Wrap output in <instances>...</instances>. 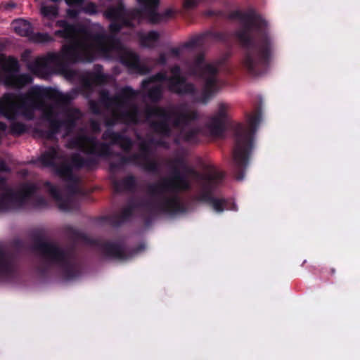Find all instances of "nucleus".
I'll use <instances>...</instances> for the list:
<instances>
[{
	"mask_svg": "<svg viewBox=\"0 0 360 360\" xmlns=\"http://www.w3.org/2000/svg\"><path fill=\"white\" fill-rule=\"evenodd\" d=\"M105 18L111 21L108 26L110 34L104 32L92 33L85 27L78 24H71L66 20H58L56 26L60 30H56L54 35L70 41L62 46L61 52H49L46 55L38 57L29 65V69L36 74L48 75L51 71V65L61 70L68 64L80 62H91L94 60L91 40L97 50L105 57L109 58L112 53L116 54L120 62L129 70L141 75L150 72L151 68L141 63L138 53L127 49L116 35L124 27L134 28L126 17V8L122 2L116 6H108L104 11Z\"/></svg>",
	"mask_w": 360,
	"mask_h": 360,
	"instance_id": "nucleus-1",
	"label": "nucleus"
},
{
	"mask_svg": "<svg viewBox=\"0 0 360 360\" xmlns=\"http://www.w3.org/2000/svg\"><path fill=\"white\" fill-rule=\"evenodd\" d=\"M231 18L243 23V27L233 34L243 49L240 61L243 68L255 77L266 74L276 52V44L269 32L267 22L253 11H236Z\"/></svg>",
	"mask_w": 360,
	"mask_h": 360,
	"instance_id": "nucleus-2",
	"label": "nucleus"
},
{
	"mask_svg": "<svg viewBox=\"0 0 360 360\" xmlns=\"http://www.w3.org/2000/svg\"><path fill=\"white\" fill-rule=\"evenodd\" d=\"M102 139L109 140L110 142H100L94 136L79 134L68 141V146L70 148H77L84 153L102 158H108L113 155L118 157L119 159L117 161L110 163L109 167L111 172H115L127 165L131 164L148 173L159 172L160 164L157 160L151 158V150L148 144L141 143L139 153H134L129 156H125L120 153H113L110 146L117 145L124 152L129 153L134 145L130 137L122 132L115 131L112 129L108 128L103 133Z\"/></svg>",
	"mask_w": 360,
	"mask_h": 360,
	"instance_id": "nucleus-3",
	"label": "nucleus"
},
{
	"mask_svg": "<svg viewBox=\"0 0 360 360\" xmlns=\"http://www.w3.org/2000/svg\"><path fill=\"white\" fill-rule=\"evenodd\" d=\"M44 99H49L58 104L68 105L72 101L69 94H64L52 87L34 86L25 94L18 96V101L11 96H8L0 102V113L8 120H14L20 115L26 119H34L36 109L44 107Z\"/></svg>",
	"mask_w": 360,
	"mask_h": 360,
	"instance_id": "nucleus-4",
	"label": "nucleus"
},
{
	"mask_svg": "<svg viewBox=\"0 0 360 360\" xmlns=\"http://www.w3.org/2000/svg\"><path fill=\"white\" fill-rule=\"evenodd\" d=\"M33 249L38 252L44 264L37 266V271L41 277H46L52 267L57 268L61 276L66 281L79 277L82 272L80 262L72 252L58 244L44 240L41 237L35 238Z\"/></svg>",
	"mask_w": 360,
	"mask_h": 360,
	"instance_id": "nucleus-5",
	"label": "nucleus"
},
{
	"mask_svg": "<svg viewBox=\"0 0 360 360\" xmlns=\"http://www.w3.org/2000/svg\"><path fill=\"white\" fill-rule=\"evenodd\" d=\"M144 115L152 131L165 138L172 136V127L183 130L199 119L198 112L189 109L186 104L172 105L169 109L148 105L144 110Z\"/></svg>",
	"mask_w": 360,
	"mask_h": 360,
	"instance_id": "nucleus-6",
	"label": "nucleus"
},
{
	"mask_svg": "<svg viewBox=\"0 0 360 360\" xmlns=\"http://www.w3.org/2000/svg\"><path fill=\"white\" fill-rule=\"evenodd\" d=\"M260 121L261 113L257 112L254 115H248V126L238 123L234 127V147L232 158L235 177L238 181L244 179L253 148L254 135Z\"/></svg>",
	"mask_w": 360,
	"mask_h": 360,
	"instance_id": "nucleus-7",
	"label": "nucleus"
},
{
	"mask_svg": "<svg viewBox=\"0 0 360 360\" xmlns=\"http://www.w3.org/2000/svg\"><path fill=\"white\" fill-rule=\"evenodd\" d=\"M138 208L146 210L151 215L160 213L175 215L186 211L185 206L180 202L177 196L171 198L162 196L160 201H156L154 198L139 201L130 200L119 214H115L110 217V224L115 227L120 226L132 217L135 210Z\"/></svg>",
	"mask_w": 360,
	"mask_h": 360,
	"instance_id": "nucleus-8",
	"label": "nucleus"
},
{
	"mask_svg": "<svg viewBox=\"0 0 360 360\" xmlns=\"http://www.w3.org/2000/svg\"><path fill=\"white\" fill-rule=\"evenodd\" d=\"M137 95V91L132 87L126 86L114 96H110L108 90L101 91L99 100L107 108L115 107L114 115L122 123L136 124L139 122V109L132 101L136 99Z\"/></svg>",
	"mask_w": 360,
	"mask_h": 360,
	"instance_id": "nucleus-9",
	"label": "nucleus"
},
{
	"mask_svg": "<svg viewBox=\"0 0 360 360\" xmlns=\"http://www.w3.org/2000/svg\"><path fill=\"white\" fill-rule=\"evenodd\" d=\"M137 95V91L132 87L126 86L114 96H110L108 90L101 91L99 100L107 108L115 107L114 115L122 123L136 124L139 122V109L132 101L136 99Z\"/></svg>",
	"mask_w": 360,
	"mask_h": 360,
	"instance_id": "nucleus-10",
	"label": "nucleus"
},
{
	"mask_svg": "<svg viewBox=\"0 0 360 360\" xmlns=\"http://www.w3.org/2000/svg\"><path fill=\"white\" fill-rule=\"evenodd\" d=\"M65 236L73 242L85 241L97 247L101 253L108 258L127 260L145 249L144 244H140L134 249L127 250L123 244L98 239H89L87 236L72 226L65 228Z\"/></svg>",
	"mask_w": 360,
	"mask_h": 360,
	"instance_id": "nucleus-11",
	"label": "nucleus"
},
{
	"mask_svg": "<svg viewBox=\"0 0 360 360\" xmlns=\"http://www.w3.org/2000/svg\"><path fill=\"white\" fill-rule=\"evenodd\" d=\"M190 188L191 185L187 176L181 172L177 167H174L172 170V178L163 179L160 182L148 184L147 186V193L156 201H160L162 196L169 198L177 196L180 202L186 206L181 202L177 193L181 191H188ZM186 210H187V208H186ZM186 212V211H185V212ZM183 213H184V212Z\"/></svg>",
	"mask_w": 360,
	"mask_h": 360,
	"instance_id": "nucleus-12",
	"label": "nucleus"
},
{
	"mask_svg": "<svg viewBox=\"0 0 360 360\" xmlns=\"http://www.w3.org/2000/svg\"><path fill=\"white\" fill-rule=\"evenodd\" d=\"M38 187L33 183H25L18 191L8 189L0 194V213L22 208L37 192Z\"/></svg>",
	"mask_w": 360,
	"mask_h": 360,
	"instance_id": "nucleus-13",
	"label": "nucleus"
},
{
	"mask_svg": "<svg viewBox=\"0 0 360 360\" xmlns=\"http://www.w3.org/2000/svg\"><path fill=\"white\" fill-rule=\"evenodd\" d=\"M162 82H167L169 91L179 96L194 95L196 92L195 85L188 82L186 77L167 78V74L164 72H159L144 79L142 81V87L146 89L151 83Z\"/></svg>",
	"mask_w": 360,
	"mask_h": 360,
	"instance_id": "nucleus-14",
	"label": "nucleus"
},
{
	"mask_svg": "<svg viewBox=\"0 0 360 360\" xmlns=\"http://www.w3.org/2000/svg\"><path fill=\"white\" fill-rule=\"evenodd\" d=\"M62 158L63 156L60 155L58 150L55 147H51L41 154L39 160L44 167L51 168L53 172L64 181H73L75 175L70 164L67 161L57 163V160Z\"/></svg>",
	"mask_w": 360,
	"mask_h": 360,
	"instance_id": "nucleus-15",
	"label": "nucleus"
},
{
	"mask_svg": "<svg viewBox=\"0 0 360 360\" xmlns=\"http://www.w3.org/2000/svg\"><path fill=\"white\" fill-rule=\"evenodd\" d=\"M140 8H134L129 10L126 8V17L131 22L135 20H141L143 18L148 19L149 22L155 24L158 21L159 15L157 9L160 0H137Z\"/></svg>",
	"mask_w": 360,
	"mask_h": 360,
	"instance_id": "nucleus-16",
	"label": "nucleus"
},
{
	"mask_svg": "<svg viewBox=\"0 0 360 360\" xmlns=\"http://www.w3.org/2000/svg\"><path fill=\"white\" fill-rule=\"evenodd\" d=\"M6 71L11 73L6 77V84L14 89H22L25 86L31 84L33 81L32 77L28 73L15 74L19 71L18 61L13 58L8 59L7 68H4Z\"/></svg>",
	"mask_w": 360,
	"mask_h": 360,
	"instance_id": "nucleus-17",
	"label": "nucleus"
},
{
	"mask_svg": "<svg viewBox=\"0 0 360 360\" xmlns=\"http://www.w3.org/2000/svg\"><path fill=\"white\" fill-rule=\"evenodd\" d=\"M229 40V35L224 32L206 31L192 37L188 41L181 44L182 49H193L203 46L208 41L226 43Z\"/></svg>",
	"mask_w": 360,
	"mask_h": 360,
	"instance_id": "nucleus-18",
	"label": "nucleus"
},
{
	"mask_svg": "<svg viewBox=\"0 0 360 360\" xmlns=\"http://www.w3.org/2000/svg\"><path fill=\"white\" fill-rule=\"evenodd\" d=\"M224 173L211 169L202 176V187L205 192L200 196L201 201L211 204L214 197L212 193L222 181Z\"/></svg>",
	"mask_w": 360,
	"mask_h": 360,
	"instance_id": "nucleus-19",
	"label": "nucleus"
},
{
	"mask_svg": "<svg viewBox=\"0 0 360 360\" xmlns=\"http://www.w3.org/2000/svg\"><path fill=\"white\" fill-rule=\"evenodd\" d=\"M229 108L227 103H219L217 112L210 117L207 126L212 136H221L225 132Z\"/></svg>",
	"mask_w": 360,
	"mask_h": 360,
	"instance_id": "nucleus-20",
	"label": "nucleus"
},
{
	"mask_svg": "<svg viewBox=\"0 0 360 360\" xmlns=\"http://www.w3.org/2000/svg\"><path fill=\"white\" fill-rule=\"evenodd\" d=\"M15 271V256L0 247V281H6L12 278Z\"/></svg>",
	"mask_w": 360,
	"mask_h": 360,
	"instance_id": "nucleus-21",
	"label": "nucleus"
},
{
	"mask_svg": "<svg viewBox=\"0 0 360 360\" xmlns=\"http://www.w3.org/2000/svg\"><path fill=\"white\" fill-rule=\"evenodd\" d=\"M193 74L200 78L218 75L219 68L217 66L205 63V56L203 53H198L194 58L193 67Z\"/></svg>",
	"mask_w": 360,
	"mask_h": 360,
	"instance_id": "nucleus-22",
	"label": "nucleus"
},
{
	"mask_svg": "<svg viewBox=\"0 0 360 360\" xmlns=\"http://www.w3.org/2000/svg\"><path fill=\"white\" fill-rule=\"evenodd\" d=\"M205 84L200 95L196 98V101L207 104L219 89L217 75L201 78Z\"/></svg>",
	"mask_w": 360,
	"mask_h": 360,
	"instance_id": "nucleus-23",
	"label": "nucleus"
},
{
	"mask_svg": "<svg viewBox=\"0 0 360 360\" xmlns=\"http://www.w3.org/2000/svg\"><path fill=\"white\" fill-rule=\"evenodd\" d=\"M103 67L100 65L95 66V71L88 72L82 78L83 87L86 90H91L94 85H103L107 83L108 77L102 72Z\"/></svg>",
	"mask_w": 360,
	"mask_h": 360,
	"instance_id": "nucleus-24",
	"label": "nucleus"
},
{
	"mask_svg": "<svg viewBox=\"0 0 360 360\" xmlns=\"http://www.w3.org/2000/svg\"><path fill=\"white\" fill-rule=\"evenodd\" d=\"M44 187L49 193V195L58 202L59 207L63 210H69L70 209V202L69 199L63 198L59 188L51 184L50 181H45Z\"/></svg>",
	"mask_w": 360,
	"mask_h": 360,
	"instance_id": "nucleus-25",
	"label": "nucleus"
},
{
	"mask_svg": "<svg viewBox=\"0 0 360 360\" xmlns=\"http://www.w3.org/2000/svg\"><path fill=\"white\" fill-rule=\"evenodd\" d=\"M112 186L116 193L133 191L136 187V180L134 176L129 175L120 180L114 179Z\"/></svg>",
	"mask_w": 360,
	"mask_h": 360,
	"instance_id": "nucleus-26",
	"label": "nucleus"
},
{
	"mask_svg": "<svg viewBox=\"0 0 360 360\" xmlns=\"http://www.w3.org/2000/svg\"><path fill=\"white\" fill-rule=\"evenodd\" d=\"M138 37L140 46L147 49L155 48L160 37L158 32L155 30L149 31L146 34L140 32Z\"/></svg>",
	"mask_w": 360,
	"mask_h": 360,
	"instance_id": "nucleus-27",
	"label": "nucleus"
},
{
	"mask_svg": "<svg viewBox=\"0 0 360 360\" xmlns=\"http://www.w3.org/2000/svg\"><path fill=\"white\" fill-rule=\"evenodd\" d=\"M72 169H80L84 167L91 168L97 165V161L95 158H84L82 157L79 153H74L71 155L70 162Z\"/></svg>",
	"mask_w": 360,
	"mask_h": 360,
	"instance_id": "nucleus-28",
	"label": "nucleus"
},
{
	"mask_svg": "<svg viewBox=\"0 0 360 360\" xmlns=\"http://www.w3.org/2000/svg\"><path fill=\"white\" fill-rule=\"evenodd\" d=\"M13 28L15 32L21 36L25 37L28 39L32 34L33 27L32 24L27 20L20 19L13 22Z\"/></svg>",
	"mask_w": 360,
	"mask_h": 360,
	"instance_id": "nucleus-29",
	"label": "nucleus"
},
{
	"mask_svg": "<svg viewBox=\"0 0 360 360\" xmlns=\"http://www.w3.org/2000/svg\"><path fill=\"white\" fill-rule=\"evenodd\" d=\"M148 86H149V85ZM141 88L143 90L147 91V97L153 103H158L162 99V88L161 85H155L150 88L147 87L146 89H144L142 86Z\"/></svg>",
	"mask_w": 360,
	"mask_h": 360,
	"instance_id": "nucleus-30",
	"label": "nucleus"
},
{
	"mask_svg": "<svg viewBox=\"0 0 360 360\" xmlns=\"http://www.w3.org/2000/svg\"><path fill=\"white\" fill-rule=\"evenodd\" d=\"M184 139L186 142L197 143L198 142V136L201 132V129L199 127H192L186 130V128L181 130Z\"/></svg>",
	"mask_w": 360,
	"mask_h": 360,
	"instance_id": "nucleus-31",
	"label": "nucleus"
},
{
	"mask_svg": "<svg viewBox=\"0 0 360 360\" xmlns=\"http://www.w3.org/2000/svg\"><path fill=\"white\" fill-rule=\"evenodd\" d=\"M42 15L49 19H54L58 15V6L56 5L44 6L41 8Z\"/></svg>",
	"mask_w": 360,
	"mask_h": 360,
	"instance_id": "nucleus-32",
	"label": "nucleus"
},
{
	"mask_svg": "<svg viewBox=\"0 0 360 360\" xmlns=\"http://www.w3.org/2000/svg\"><path fill=\"white\" fill-rule=\"evenodd\" d=\"M29 40L34 43H48L53 41L52 37L48 33H34L32 31V34L30 35Z\"/></svg>",
	"mask_w": 360,
	"mask_h": 360,
	"instance_id": "nucleus-33",
	"label": "nucleus"
},
{
	"mask_svg": "<svg viewBox=\"0 0 360 360\" xmlns=\"http://www.w3.org/2000/svg\"><path fill=\"white\" fill-rule=\"evenodd\" d=\"M77 117L72 112H68L65 120H62V127L68 131L72 130L76 126Z\"/></svg>",
	"mask_w": 360,
	"mask_h": 360,
	"instance_id": "nucleus-34",
	"label": "nucleus"
},
{
	"mask_svg": "<svg viewBox=\"0 0 360 360\" xmlns=\"http://www.w3.org/2000/svg\"><path fill=\"white\" fill-rule=\"evenodd\" d=\"M36 110L42 111V118L47 122L57 117L53 108L51 106H47L44 101V107L41 109H36Z\"/></svg>",
	"mask_w": 360,
	"mask_h": 360,
	"instance_id": "nucleus-35",
	"label": "nucleus"
},
{
	"mask_svg": "<svg viewBox=\"0 0 360 360\" xmlns=\"http://www.w3.org/2000/svg\"><path fill=\"white\" fill-rule=\"evenodd\" d=\"M65 182L68 183L66 189L70 195H75L80 193V189L78 186L79 179L76 176L73 181H66Z\"/></svg>",
	"mask_w": 360,
	"mask_h": 360,
	"instance_id": "nucleus-36",
	"label": "nucleus"
},
{
	"mask_svg": "<svg viewBox=\"0 0 360 360\" xmlns=\"http://www.w3.org/2000/svg\"><path fill=\"white\" fill-rule=\"evenodd\" d=\"M227 200L226 199H218L214 198L211 203L213 209L217 212H222L227 208Z\"/></svg>",
	"mask_w": 360,
	"mask_h": 360,
	"instance_id": "nucleus-37",
	"label": "nucleus"
},
{
	"mask_svg": "<svg viewBox=\"0 0 360 360\" xmlns=\"http://www.w3.org/2000/svg\"><path fill=\"white\" fill-rule=\"evenodd\" d=\"M11 131L13 134L21 135L26 131L25 124L20 122H13L11 124Z\"/></svg>",
	"mask_w": 360,
	"mask_h": 360,
	"instance_id": "nucleus-38",
	"label": "nucleus"
},
{
	"mask_svg": "<svg viewBox=\"0 0 360 360\" xmlns=\"http://www.w3.org/2000/svg\"><path fill=\"white\" fill-rule=\"evenodd\" d=\"M32 200V205L35 208H43L48 206V202L43 196L34 195Z\"/></svg>",
	"mask_w": 360,
	"mask_h": 360,
	"instance_id": "nucleus-39",
	"label": "nucleus"
},
{
	"mask_svg": "<svg viewBox=\"0 0 360 360\" xmlns=\"http://www.w3.org/2000/svg\"><path fill=\"white\" fill-rule=\"evenodd\" d=\"M48 123L49 129H50L57 134L60 132V129L63 127L62 120H60L58 117H56L55 119L48 122Z\"/></svg>",
	"mask_w": 360,
	"mask_h": 360,
	"instance_id": "nucleus-40",
	"label": "nucleus"
},
{
	"mask_svg": "<svg viewBox=\"0 0 360 360\" xmlns=\"http://www.w3.org/2000/svg\"><path fill=\"white\" fill-rule=\"evenodd\" d=\"M81 11L89 15L96 14L98 11L97 6L93 2H89L81 8Z\"/></svg>",
	"mask_w": 360,
	"mask_h": 360,
	"instance_id": "nucleus-41",
	"label": "nucleus"
},
{
	"mask_svg": "<svg viewBox=\"0 0 360 360\" xmlns=\"http://www.w3.org/2000/svg\"><path fill=\"white\" fill-rule=\"evenodd\" d=\"M184 172V174L186 175H192L193 176H195L198 179H200L202 181V176L205 174H200L195 169H193L191 167L188 166L187 163L185 165V166L182 169Z\"/></svg>",
	"mask_w": 360,
	"mask_h": 360,
	"instance_id": "nucleus-42",
	"label": "nucleus"
},
{
	"mask_svg": "<svg viewBox=\"0 0 360 360\" xmlns=\"http://www.w3.org/2000/svg\"><path fill=\"white\" fill-rule=\"evenodd\" d=\"M171 76H167V78H183L185 77L181 72V69L179 65H174L170 68Z\"/></svg>",
	"mask_w": 360,
	"mask_h": 360,
	"instance_id": "nucleus-43",
	"label": "nucleus"
},
{
	"mask_svg": "<svg viewBox=\"0 0 360 360\" xmlns=\"http://www.w3.org/2000/svg\"><path fill=\"white\" fill-rule=\"evenodd\" d=\"M186 164V161L184 159V158H183V157L175 158L170 162V165L172 168V170L174 169V167H177V168H179H179L183 169V167L185 166Z\"/></svg>",
	"mask_w": 360,
	"mask_h": 360,
	"instance_id": "nucleus-44",
	"label": "nucleus"
},
{
	"mask_svg": "<svg viewBox=\"0 0 360 360\" xmlns=\"http://www.w3.org/2000/svg\"><path fill=\"white\" fill-rule=\"evenodd\" d=\"M37 132L40 134L41 136L49 139L52 140L55 136L57 134L56 133L53 132L50 129H39L37 131Z\"/></svg>",
	"mask_w": 360,
	"mask_h": 360,
	"instance_id": "nucleus-45",
	"label": "nucleus"
},
{
	"mask_svg": "<svg viewBox=\"0 0 360 360\" xmlns=\"http://www.w3.org/2000/svg\"><path fill=\"white\" fill-rule=\"evenodd\" d=\"M89 109L94 115H100L101 113V108L98 103L95 101H89Z\"/></svg>",
	"mask_w": 360,
	"mask_h": 360,
	"instance_id": "nucleus-46",
	"label": "nucleus"
},
{
	"mask_svg": "<svg viewBox=\"0 0 360 360\" xmlns=\"http://www.w3.org/2000/svg\"><path fill=\"white\" fill-rule=\"evenodd\" d=\"M158 15H159V18H158L159 20L155 24H158L162 21L166 20L168 18H171L173 15V11L171 9H167L162 13H158Z\"/></svg>",
	"mask_w": 360,
	"mask_h": 360,
	"instance_id": "nucleus-47",
	"label": "nucleus"
},
{
	"mask_svg": "<svg viewBox=\"0 0 360 360\" xmlns=\"http://www.w3.org/2000/svg\"><path fill=\"white\" fill-rule=\"evenodd\" d=\"M200 0H185L184 1V7L186 9H192L196 7Z\"/></svg>",
	"mask_w": 360,
	"mask_h": 360,
	"instance_id": "nucleus-48",
	"label": "nucleus"
},
{
	"mask_svg": "<svg viewBox=\"0 0 360 360\" xmlns=\"http://www.w3.org/2000/svg\"><path fill=\"white\" fill-rule=\"evenodd\" d=\"M80 11H81L77 9L68 8L66 11V13L68 18L71 19H75L79 16Z\"/></svg>",
	"mask_w": 360,
	"mask_h": 360,
	"instance_id": "nucleus-49",
	"label": "nucleus"
},
{
	"mask_svg": "<svg viewBox=\"0 0 360 360\" xmlns=\"http://www.w3.org/2000/svg\"><path fill=\"white\" fill-rule=\"evenodd\" d=\"M90 127L93 132L98 134L101 131V124L100 123L96 120H91L90 122Z\"/></svg>",
	"mask_w": 360,
	"mask_h": 360,
	"instance_id": "nucleus-50",
	"label": "nucleus"
},
{
	"mask_svg": "<svg viewBox=\"0 0 360 360\" xmlns=\"http://www.w3.org/2000/svg\"><path fill=\"white\" fill-rule=\"evenodd\" d=\"M8 189L12 188L8 187L6 178L0 176V190L3 191V193H7Z\"/></svg>",
	"mask_w": 360,
	"mask_h": 360,
	"instance_id": "nucleus-51",
	"label": "nucleus"
},
{
	"mask_svg": "<svg viewBox=\"0 0 360 360\" xmlns=\"http://www.w3.org/2000/svg\"><path fill=\"white\" fill-rule=\"evenodd\" d=\"M167 62V59L166 55L164 53H160L158 58L155 59V63L160 65H165Z\"/></svg>",
	"mask_w": 360,
	"mask_h": 360,
	"instance_id": "nucleus-52",
	"label": "nucleus"
},
{
	"mask_svg": "<svg viewBox=\"0 0 360 360\" xmlns=\"http://www.w3.org/2000/svg\"><path fill=\"white\" fill-rule=\"evenodd\" d=\"M85 0H65V3L70 6H82Z\"/></svg>",
	"mask_w": 360,
	"mask_h": 360,
	"instance_id": "nucleus-53",
	"label": "nucleus"
},
{
	"mask_svg": "<svg viewBox=\"0 0 360 360\" xmlns=\"http://www.w3.org/2000/svg\"><path fill=\"white\" fill-rule=\"evenodd\" d=\"M181 49H183L181 46L180 48H171L169 50V53H171L172 56L178 58L181 55Z\"/></svg>",
	"mask_w": 360,
	"mask_h": 360,
	"instance_id": "nucleus-54",
	"label": "nucleus"
},
{
	"mask_svg": "<svg viewBox=\"0 0 360 360\" xmlns=\"http://www.w3.org/2000/svg\"><path fill=\"white\" fill-rule=\"evenodd\" d=\"M116 121H120V122H122L120 120L117 119V117L113 114V118L107 120L105 121V125L108 127H112L115 124Z\"/></svg>",
	"mask_w": 360,
	"mask_h": 360,
	"instance_id": "nucleus-55",
	"label": "nucleus"
},
{
	"mask_svg": "<svg viewBox=\"0 0 360 360\" xmlns=\"http://www.w3.org/2000/svg\"><path fill=\"white\" fill-rule=\"evenodd\" d=\"M10 168L7 166L5 161L0 159V172H9Z\"/></svg>",
	"mask_w": 360,
	"mask_h": 360,
	"instance_id": "nucleus-56",
	"label": "nucleus"
},
{
	"mask_svg": "<svg viewBox=\"0 0 360 360\" xmlns=\"http://www.w3.org/2000/svg\"><path fill=\"white\" fill-rule=\"evenodd\" d=\"M151 222H152L151 217L149 216V217H147L145 218V224L146 226H149L151 224Z\"/></svg>",
	"mask_w": 360,
	"mask_h": 360,
	"instance_id": "nucleus-57",
	"label": "nucleus"
},
{
	"mask_svg": "<svg viewBox=\"0 0 360 360\" xmlns=\"http://www.w3.org/2000/svg\"><path fill=\"white\" fill-rule=\"evenodd\" d=\"M6 127V125L4 123L0 122V129H4Z\"/></svg>",
	"mask_w": 360,
	"mask_h": 360,
	"instance_id": "nucleus-58",
	"label": "nucleus"
},
{
	"mask_svg": "<svg viewBox=\"0 0 360 360\" xmlns=\"http://www.w3.org/2000/svg\"><path fill=\"white\" fill-rule=\"evenodd\" d=\"M330 272H331V274H335V269H333H333H330Z\"/></svg>",
	"mask_w": 360,
	"mask_h": 360,
	"instance_id": "nucleus-59",
	"label": "nucleus"
},
{
	"mask_svg": "<svg viewBox=\"0 0 360 360\" xmlns=\"http://www.w3.org/2000/svg\"><path fill=\"white\" fill-rule=\"evenodd\" d=\"M51 1L54 2V3H57V2L60 1L61 0H51Z\"/></svg>",
	"mask_w": 360,
	"mask_h": 360,
	"instance_id": "nucleus-60",
	"label": "nucleus"
}]
</instances>
